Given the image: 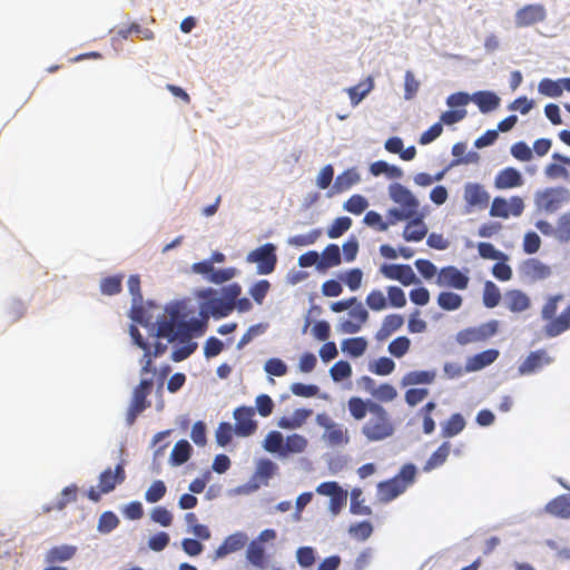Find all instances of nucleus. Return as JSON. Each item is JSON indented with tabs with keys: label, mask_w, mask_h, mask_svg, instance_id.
Returning a JSON list of instances; mask_svg holds the SVG:
<instances>
[{
	"label": "nucleus",
	"mask_w": 570,
	"mask_h": 570,
	"mask_svg": "<svg viewBox=\"0 0 570 570\" xmlns=\"http://www.w3.org/2000/svg\"><path fill=\"white\" fill-rule=\"evenodd\" d=\"M435 373L432 371H412L402 379V385L430 384L434 381Z\"/></svg>",
	"instance_id": "42"
},
{
	"label": "nucleus",
	"mask_w": 570,
	"mask_h": 570,
	"mask_svg": "<svg viewBox=\"0 0 570 570\" xmlns=\"http://www.w3.org/2000/svg\"><path fill=\"white\" fill-rule=\"evenodd\" d=\"M524 272L534 279H546L551 275V268L535 258L525 262Z\"/></svg>",
	"instance_id": "36"
},
{
	"label": "nucleus",
	"mask_w": 570,
	"mask_h": 570,
	"mask_svg": "<svg viewBox=\"0 0 570 570\" xmlns=\"http://www.w3.org/2000/svg\"><path fill=\"white\" fill-rule=\"evenodd\" d=\"M351 416L364 422L361 432L368 442L384 441L395 433V424L389 411L380 403L374 401H365L358 396H353L347 402Z\"/></svg>",
	"instance_id": "1"
},
{
	"label": "nucleus",
	"mask_w": 570,
	"mask_h": 570,
	"mask_svg": "<svg viewBox=\"0 0 570 570\" xmlns=\"http://www.w3.org/2000/svg\"><path fill=\"white\" fill-rule=\"evenodd\" d=\"M524 178L520 170L514 167H505L498 171L493 185L498 190H507L521 187Z\"/></svg>",
	"instance_id": "20"
},
{
	"label": "nucleus",
	"mask_w": 570,
	"mask_h": 570,
	"mask_svg": "<svg viewBox=\"0 0 570 570\" xmlns=\"http://www.w3.org/2000/svg\"><path fill=\"white\" fill-rule=\"evenodd\" d=\"M538 89L540 94L547 97L557 98L562 95L564 87L562 85V79L554 81L552 79L544 78L539 82Z\"/></svg>",
	"instance_id": "46"
},
{
	"label": "nucleus",
	"mask_w": 570,
	"mask_h": 570,
	"mask_svg": "<svg viewBox=\"0 0 570 570\" xmlns=\"http://www.w3.org/2000/svg\"><path fill=\"white\" fill-rule=\"evenodd\" d=\"M450 442H443L428 459V461L423 465V471L431 472L432 470L443 465L450 454Z\"/></svg>",
	"instance_id": "32"
},
{
	"label": "nucleus",
	"mask_w": 570,
	"mask_h": 570,
	"mask_svg": "<svg viewBox=\"0 0 570 570\" xmlns=\"http://www.w3.org/2000/svg\"><path fill=\"white\" fill-rule=\"evenodd\" d=\"M420 88V82L415 79L412 71L407 70L404 76V98L406 100L413 99Z\"/></svg>",
	"instance_id": "64"
},
{
	"label": "nucleus",
	"mask_w": 570,
	"mask_h": 570,
	"mask_svg": "<svg viewBox=\"0 0 570 570\" xmlns=\"http://www.w3.org/2000/svg\"><path fill=\"white\" fill-rule=\"evenodd\" d=\"M367 341L362 336L346 338L341 344L342 351L352 357L362 356L365 353Z\"/></svg>",
	"instance_id": "35"
},
{
	"label": "nucleus",
	"mask_w": 570,
	"mask_h": 570,
	"mask_svg": "<svg viewBox=\"0 0 570 570\" xmlns=\"http://www.w3.org/2000/svg\"><path fill=\"white\" fill-rule=\"evenodd\" d=\"M500 299H501V293H500L498 286L494 283H492L491 281H488L484 284V289H483V304L488 308H493L499 304Z\"/></svg>",
	"instance_id": "51"
},
{
	"label": "nucleus",
	"mask_w": 570,
	"mask_h": 570,
	"mask_svg": "<svg viewBox=\"0 0 570 570\" xmlns=\"http://www.w3.org/2000/svg\"><path fill=\"white\" fill-rule=\"evenodd\" d=\"M254 414V409L248 406H240L234 411L236 434L249 436L256 431L257 423L253 420Z\"/></svg>",
	"instance_id": "19"
},
{
	"label": "nucleus",
	"mask_w": 570,
	"mask_h": 570,
	"mask_svg": "<svg viewBox=\"0 0 570 570\" xmlns=\"http://www.w3.org/2000/svg\"><path fill=\"white\" fill-rule=\"evenodd\" d=\"M569 200L570 191L562 186L548 187L542 190H538L534 195V204L537 208L546 213L557 212Z\"/></svg>",
	"instance_id": "5"
},
{
	"label": "nucleus",
	"mask_w": 570,
	"mask_h": 570,
	"mask_svg": "<svg viewBox=\"0 0 570 570\" xmlns=\"http://www.w3.org/2000/svg\"><path fill=\"white\" fill-rule=\"evenodd\" d=\"M373 83L372 80H368V83H358L356 86L351 87L347 92L353 106H356L371 90Z\"/></svg>",
	"instance_id": "58"
},
{
	"label": "nucleus",
	"mask_w": 570,
	"mask_h": 570,
	"mask_svg": "<svg viewBox=\"0 0 570 570\" xmlns=\"http://www.w3.org/2000/svg\"><path fill=\"white\" fill-rule=\"evenodd\" d=\"M380 271L386 278L399 281L404 286H409L416 282L415 273L410 265L383 264Z\"/></svg>",
	"instance_id": "18"
},
{
	"label": "nucleus",
	"mask_w": 570,
	"mask_h": 570,
	"mask_svg": "<svg viewBox=\"0 0 570 570\" xmlns=\"http://www.w3.org/2000/svg\"><path fill=\"white\" fill-rule=\"evenodd\" d=\"M499 322L492 320L490 322L480 324L479 326L468 327L461 330L456 334V342L460 345H468L472 343H481L488 341L498 332Z\"/></svg>",
	"instance_id": "9"
},
{
	"label": "nucleus",
	"mask_w": 570,
	"mask_h": 570,
	"mask_svg": "<svg viewBox=\"0 0 570 570\" xmlns=\"http://www.w3.org/2000/svg\"><path fill=\"white\" fill-rule=\"evenodd\" d=\"M436 301L443 311H456L463 303L462 296L453 292H441Z\"/></svg>",
	"instance_id": "41"
},
{
	"label": "nucleus",
	"mask_w": 570,
	"mask_h": 570,
	"mask_svg": "<svg viewBox=\"0 0 570 570\" xmlns=\"http://www.w3.org/2000/svg\"><path fill=\"white\" fill-rule=\"evenodd\" d=\"M247 537L244 533H234L228 535L224 542L216 549L215 557L217 559L236 552L245 547Z\"/></svg>",
	"instance_id": "29"
},
{
	"label": "nucleus",
	"mask_w": 570,
	"mask_h": 570,
	"mask_svg": "<svg viewBox=\"0 0 570 570\" xmlns=\"http://www.w3.org/2000/svg\"><path fill=\"white\" fill-rule=\"evenodd\" d=\"M190 455H191V446H190L189 442L186 440H180L175 444V446L170 453V458H169L170 464L171 465H181L189 460Z\"/></svg>",
	"instance_id": "37"
},
{
	"label": "nucleus",
	"mask_w": 570,
	"mask_h": 570,
	"mask_svg": "<svg viewBox=\"0 0 570 570\" xmlns=\"http://www.w3.org/2000/svg\"><path fill=\"white\" fill-rule=\"evenodd\" d=\"M341 279L348 286L351 291H356L361 287L363 273L360 268H352L342 275Z\"/></svg>",
	"instance_id": "62"
},
{
	"label": "nucleus",
	"mask_w": 570,
	"mask_h": 570,
	"mask_svg": "<svg viewBox=\"0 0 570 570\" xmlns=\"http://www.w3.org/2000/svg\"><path fill=\"white\" fill-rule=\"evenodd\" d=\"M153 385L154 383L151 379H142L135 387L132 399L126 414L128 425H132L138 415L150 406V402L147 400V396L151 393Z\"/></svg>",
	"instance_id": "6"
},
{
	"label": "nucleus",
	"mask_w": 570,
	"mask_h": 570,
	"mask_svg": "<svg viewBox=\"0 0 570 570\" xmlns=\"http://www.w3.org/2000/svg\"><path fill=\"white\" fill-rule=\"evenodd\" d=\"M246 261L257 264L258 274L268 275L274 272L277 264L276 246L272 243H266L249 252Z\"/></svg>",
	"instance_id": "7"
},
{
	"label": "nucleus",
	"mask_w": 570,
	"mask_h": 570,
	"mask_svg": "<svg viewBox=\"0 0 570 570\" xmlns=\"http://www.w3.org/2000/svg\"><path fill=\"white\" fill-rule=\"evenodd\" d=\"M242 294V286L233 283L223 287L222 297H214L207 302V308L216 318L226 317L235 309V299Z\"/></svg>",
	"instance_id": "4"
},
{
	"label": "nucleus",
	"mask_w": 570,
	"mask_h": 570,
	"mask_svg": "<svg viewBox=\"0 0 570 570\" xmlns=\"http://www.w3.org/2000/svg\"><path fill=\"white\" fill-rule=\"evenodd\" d=\"M469 282V276L455 266L442 267L436 275V284L441 287L463 291L468 288Z\"/></svg>",
	"instance_id": "14"
},
{
	"label": "nucleus",
	"mask_w": 570,
	"mask_h": 570,
	"mask_svg": "<svg viewBox=\"0 0 570 570\" xmlns=\"http://www.w3.org/2000/svg\"><path fill=\"white\" fill-rule=\"evenodd\" d=\"M126 479V472L124 462H120L116 465L115 471L112 472L110 468L102 471L99 475V484L98 488L102 493L111 492L117 484H120Z\"/></svg>",
	"instance_id": "22"
},
{
	"label": "nucleus",
	"mask_w": 570,
	"mask_h": 570,
	"mask_svg": "<svg viewBox=\"0 0 570 570\" xmlns=\"http://www.w3.org/2000/svg\"><path fill=\"white\" fill-rule=\"evenodd\" d=\"M352 226V219L347 216L336 218L327 230L330 238H337L347 232Z\"/></svg>",
	"instance_id": "57"
},
{
	"label": "nucleus",
	"mask_w": 570,
	"mask_h": 570,
	"mask_svg": "<svg viewBox=\"0 0 570 570\" xmlns=\"http://www.w3.org/2000/svg\"><path fill=\"white\" fill-rule=\"evenodd\" d=\"M397 397V390L390 383H382L373 391L374 402L390 403Z\"/></svg>",
	"instance_id": "47"
},
{
	"label": "nucleus",
	"mask_w": 570,
	"mask_h": 570,
	"mask_svg": "<svg viewBox=\"0 0 570 570\" xmlns=\"http://www.w3.org/2000/svg\"><path fill=\"white\" fill-rule=\"evenodd\" d=\"M546 18L547 11L544 6L540 3L527 4L515 12L514 23L518 28H528L543 22Z\"/></svg>",
	"instance_id": "15"
},
{
	"label": "nucleus",
	"mask_w": 570,
	"mask_h": 570,
	"mask_svg": "<svg viewBox=\"0 0 570 570\" xmlns=\"http://www.w3.org/2000/svg\"><path fill=\"white\" fill-rule=\"evenodd\" d=\"M463 199L465 203L464 212L470 214L474 210L485 209L490 203V194L483 185L468 183L464 185Z\"/></svg>",
	"instance_id": "10"
},
{
	"label": "nucleus",
	"mask_w": 570,
	"mask_h": 570,
	"mask_svg": "<svg viewBox=\"0 0 570 570\" xmlns=\"http://www.w3.org/2000/svg\"><path fill=\"white\" fill-rule=\"evenodd\" d=\"M166 491H167V488H166L164 481L156 480L147 489V491L145 493V499L149 503H156L165 497Z\"/></svg>",
	"instance_id": "56"
},
{
	"label": "nucleus",
	"mask_w": 570,
	"mask_h": 570,
	"mask_svg": "<svg viewBox=\"0 0 570 570\" xmlns=\"http://www.w3.org/2000/svg\"><path fill=\"white\" fill-rule=\"evenodd\" d=\"M360 180L361 177L356 169L350 168L336 177L333 188L336 193H343L356 185Z\"/></svg>",
	"instance_id": "34"
},
{
	"label": "nucleus",
	"mask_w": 570,
	"mask_h": 570,
	"mask_svg": "<svg viewBox=\"0 0 570 570\" xmlns=\"http://www.w3.org/2000/svg\"><path fill=\"white\" fill-rule=\"evenodd\" d=\"M367 207V199L358 194L351 196L344 204V209L354 215L362 214Z\"/></svg>",
	"instance_id": "53"
},
{
	"label": "nucleus",
	"mask_w": 570,
	"mask_h": 570,
	"mask_svg": "<svg viewBox=\"0 0 570 570\" xmlns=\"http://www.w3.org/2000/svg\"><path fill=\"white\" fill-rule=\"evenodd\" d=\"M428 234V227L423 222V216L421 214H416L414 217L410 218L406 224L403 237L407 242H420Z\"/></svg>",
	"instance_id": "24"
},
{
	"label": "nucleus",
	"mask_w": 570,
	"mask_h": 570,
	"mask_svg": "<svg viewBox=\"0 0 570 570\" xmlns=\"http://www.w3.org/2000/svg\"><path fill=\"white\" fill-rule=\"evenodd\" d=\"M348 316L350 320H345L340 324V331L345 334H354L366 323L368 313L361 303H356L350 311Z\"/></svg>",
	"instance_id": "21"
},
{
	"label": "nucleus",
	"mask_w": 570,
	"mask_h": 570,
	"mask_svg": "<svg viewBox=\"0 0 570 570\" xmlns=\"http://www.w3.org/2000/svg\"><path fill=\"white\" fill-rule=\"evenodd\" d=\"M150 519L161 527H169L173 523V514L165 507H156L151 510Z\"/></svg>",
	"instance_id": "63"
},
{
	"label": "nucleus",
	"mask_w": 570,
	"mask_h": 570,
	"mask_svg": "<svg viewBox=\"0 0 570 570\" xmlns=\"http://www.w3.org/2000/svg\"><path fill=\"white\" fill-rule=\"evenodd\" d=\"M370 370L376 375L385 376L395 370V363L392 358L382 356L370 366Z\"/></svg>",
	"instance_id": "55"
},
{
	"label": "nucleus",
	"mask_w": 570,
	"mask_h": 570,
	"mask_svg": "<svg viewBox=\"0 0 570 570\" xmlns=\"http://www.w3.org/2000/svg\"><path fill=\"white\" fill-rule=\"evenodd\" d=\"M284 438L281 432L272 431L264 440V449L269 453H277L284 456Z\"/></svg>",
	"instance_id": "43"
},
{
	"label": "nucleus",
	"mask_w": 570,
	"mask_h": 570,
	"mask_svg": "<svg viewBox=\"0 0 570 570\" xmlns=\"http://www.w3.org/2000/svg\"><path fill=\"white\" fill-rule=\"evenodd\" d=\"M404 324V318L400 314H390L386 315L383 320L381 327L375 333V340L379 342H384L387 340L394 332L400 330Z\"/></svg>",
	"instance_id": "28"
},
{
	"label": "nucleus",
	"mask_w": 570,
	"mask_h": 570,
	"mask_svg": "<svg viewBox=\"0 0 570 570\" xmlns=\"http://www.w3.org/2000/svg\"><path fill=\"white\" fill-rule=\"evenodd\" d=\"M373 532V527L370 521H362L350 525L348 533L358 541L367 540Z\"/></svg>",
	"instance_id": "54"
},
{
	"label": "nucleus",
	"mask_w": 570,
	"mask_h": 570,
	"mask_svg": "<svg viewBox=\"0 0 570 570\" xmlns=\"http://www.w3.org/2000/svg\"><path fill=\"white\" fill-rule=\"evenodd\" d=\"M556 239L566 244L570 242V213L562 214L556 226Z\"/></svg>",
	"instance_id": "48"
},
{
	"label": "nucleus",
	"mask_w": 570,
	"mask_h": 570,
	"mask_svg": "<svg viewBox=\"0 0 570 570\" xmlns=\"http://www.w3.org/2000/svg\"><path fill=\"white\" fill-rule=\"evenodd\" d=\"M342 262L340 247L335 244H330L325 247L322 253L321 262L318 263L320 268H331L338 266Z\"/></svg>",
	"instance_id": "39"
},
{
	"label": "nucleus",
	"mask_w": 570,
	"mask_h": 570,
	"mask_svg": "<svg viewBox=\"0 0 570 570\" xmlns=\"http://www.w3.org/2000/svg\"><path fill=\"white\" fill-rule=\"evenodd\" d=\"M316 422L325 429L324 439L333 446L347 444L350 441L348 432L341 424L335 423L327 414H317Z\"/></svg>",
	"instance_id": "12"
},
{
	"label": "nucleus",
	"mask_w": 570,
	"mask_h": 570,
	"mask_svg": "<svg viewBox=\"0 0 570 570\" xmlns=\"http://www.w3.org/2000/svg\"><path fill=\"white\" fill-rule=\"evenodd\" d=\"M465 428V420L460 413L452 414L442 426V436L452 438Z\"/></svg>",
	"instance_id": "40"
},
{
	"label": "nucleus",
	"mask_w": 570,
	"mask_h": 570,
	"mask_svg": "<svg viewBox=\"0 0 570 570\" xmlns=\"http://www.w3.org/2000/svg\"><path fill=\"white\" fill-rule=\"evenodd\" d=\"M118 525V517L111 511H106L99 517L97 529L100 533H109Z\"/></svg>",
	"instance_id": "52"
},
{
	"label": "nucleus",
	"mask_w": 570,
	"mask_h": 570,
	"mask_svg": "<svg viewBox=\"0 0 570 570\" xmlns=\"http://www.w3.org/2000/svg\"><path fill=\"white\" fill-rule=\"evenodd\" d=\"M507 308L513 313H521L531 305L529 296L520 289H510L504 295Z\"/></svg>",
	"instance_id": "27"
},
{
	"label": "nucleus",
	"mask_w": 570,
	"mask_h": 570,
	"mask_svg": "<svg viewBox=\"0 0 570 570\" xmlns=\"http://www.w3.org/2000/svg\"><path fill=\"white\" fill-rule=\"evenodd\" d=\"M499 356V351L490 348L481 353L475 354L469 360L468 368L470 371H479L483 367L492 364Z\"/></svg>",
	"instance_id": "33"
},
{
	"label": "nucleus",
	"mask_w": 570,
	"mask_h": 570,
	"mask_svg": "<svg viewBox=\"0 0 570 570\" xmlns=\"http://www.w3.org/2000/svg\"><path fill=\"white\" fill-rule=\"evenodd\" d=\"M246 558L256 568L263 569L266 567V554L262 543L252 541L248 544Z\"/></svg>",
	"instance_id": "38"
},
{
	"label": "nucleus",
	"mask_w": 570,
	"mask_h": 570,
	"mask_svg": "<svg viewBox=\"0 0 570 570\" xmlns=\"http://www.w3.org/2000/svg\"><path fill=\"white\" fill-rule=\"evenodd\" d=\"M410 347V338L406 336H399L389 344L387 351L392 356L401 358L409 352Z\"/></svg>",
	"instance_id": "50"
},
{
	"label": "nucleus",
	"mask_w": 570,
	"mask_h": 570,
	"mask_svg": "<svg viewBox=\"0 0 570 570\" xmlns=\"http://www.w3.org/2000/svg\"><path fill=\"white\" fill-rule=\"evenodd\" d=\"M524 210V202L520 196H512L509 200L502 197H495L490 207L492 217L509 218L519 217Z\"/></svg>",
	"instance_id": "13"
},
{
	"label": "nucleus",
	"mask_w": 570,
	"mask_h": 570,
	"mask_svg": "<svg viewBox=\"0 0 570 570\" xmlns=\"http://www.w3.org/2000/svg\"><path fill=\"white\" fill-rule=\"evenodd\" d=\"M416 468L413 463L404 464L399 473L390 480L379 483L377 491L381 501L390 502L415 482Z\"/></svg>",
	"instance_id": "3"
},
{
	"label": "nucleus",
	"mask_w": 570,
	"mask_h": 570,
	"mask_svg": "<svg viewBox=\"0 0 570 570\" xmlns=\"http://www.w3.org/2000/svg\"><path fill=\"white\" fill-rule=\"evenodd\" d=\"M471 99L483 114L495 110L500 105V98L492 91H478Z\"/></svg>",
	"instance_id": "30"
},
{
	"label": "nucleus",
	"mask_w": 570,
	"mask_h": 570,
	"mask_svg": "<svg viewBox=\"0 0 570 570\" xmlns=\"http://www.w3.org/2000/svg\"><path fill=\"white\" fill-rule=\"evenodd\" d=\"M389 194L391 199L399 204L401 208L406 212H411L412 215H416L419 210V200L412 194L410 189L401 184H392L389 187Z\"/></svg>",
	"instance_id": "16"
},
{
	"label": "nucleus",
	"mask_w": 570,
	"mask_h": 570,
	"mask_svg": "<svg viewBox=\"0 0 570 570\" xmlns=\"http://www.w3.org/2000/svg\"><path fill=\"white\" fill-rule=\"evenodd\" d=\"M185 305L179 303L178 312V338L181 342L189 341L194 335H203L206 330V320L191 317L187 320L188 314L185 312Z\"/></svg>",
	"instance_id": "11"
},
{
	"label": "nucleus",
	"mask_w": 570,
	"mask_h": 570,
	"mask_svg": "<svg viewBox=\"0 0 570 570\" xmlns=\"http://www.w3.org/2000/svg\"><path fill=\"white\" fill-rule=\"evenodd\" d=\"M330 373L334 381L340 382L352 375V367L348 362L338 361L331 367Z\"/></svg>",
	"instance_id": "60"
},
{
	"label": "nucleus",
	"mask_w": 570,
	"mask_h": 570,
	"mask_svg": "<svg viewBox=\"0 0 570 570\" xmlns=\"http://www.w3.org/2000/svg\"><path fill=\"white\" fill-rule=\"evenodd\" d=\"M284 456L289 453H302L307 448V440L301 434H291L284 442Z\"/></svg>",
	"instance_id": "45"
},
{
	"label": "nucleus",
	"mask_w": 570,
	"mask_h": 570,
	"mask_svg": "<svg viewBox=\"0 0 570 570\" xmlns=\"http://www.w3.org/2000/svg\"><path fill=\"white\" fill-rule=\"evenodd\" d=\"M122 276H108L100 282V291L104 295H116L121 292Z\"/></svg>",
	"instance_id": "49"
},
{
	"label": "nucleus",
	"mask_w": 570,
	"mask_h": 570,
	"mask_svg": "<svg viewBox=\"0 0 570 570\" xmlns=\"http://www.w3.org/2000/svg\"><path fill=\"white\" fill-rule=\"evenodd\" d=\"M370 170H371L372 175H374V176L385 174V175H387V177L394 178V179L401 178L403 175V171L400 167L390 165L384 160H379V161L373 163L370 167Z\"/></svg>",
	"instance_id": "44"
},
{
	"label": "nucleus",
	"mask_w": 570,
	"mask_h": 570,
	"mask_svg": "<svg viewBox=\"0 0 570 570\" xmlns=\"http://www.w3.org/2000/svg\"><path fill=\"white\" fill-rule=\"evenodd\" d=\"M77 551H78V549L76 546H71V544L55 546L46 552L45 561L48 564L66 562V561L71 560L76 556Z\"/></svg>",
	"instance_id": "25"
},
{
	"label": "nucleus",
	"mask_w": 570,
	"mask_h": 570,
	"mask_svg": "<svg viewBox=\"0 0 570 570\" xmlns=\"http://www.w3.org/2000/svg\"><path fill=\"white\" fill-rule=\"evenodd\" d=\"M128 289L132 296V305L130 309V317L134 322L142 326L154 325L153 316L142 306V295L140 292V278L138 275H130L128 278Z\"/></svg>",
	"instance_id": "8"
},
{
	"label": "nucleus",
	"mask_w": 570,
	"mask_h": 570,
	"mask_svg": "<svg viewBox=\"0 0 570 570\" xmlns=\"http://www.w3.org/2000/svg\"><path fill=\"white\" fill-rule=\"evenodd\" d=\"M563 299V294L551 295L541 308V317L547 321L544 334L548 337H556L570 328V304L557 316L559 304Z\"/></svg>",
	"instance_id": "2"
},
{
	"label": "nucleus",
	"mask_w": 570,
	"mask_h": 570,
	"mask_svg": "<svg viewBox=\"0 0 570 570\" xmlns=\"http://www.w3.org/2000/svg\"><path fill=\"white\" fill-rule=\"evenodd\" d=\"M544 511L559 519H570V493L560 494L550 500L546 504Z\"/></svg>",
	"instance_id": "26"
},
{
	"label": "nucleus",
	"mask_w": 570,
	"mask_h": 570,
	"mask_svg": "<svg viewBox=\"0 0 570 570\" xmlns=\"http://www.w3.org/2000/svg\"><path fill=\"white\" fill-rule=\"evenodd\" d=\"M271 288V283L267 279L256 282L250 288L249 294L257 304H262Z\"/></svg>",
	"instance_id": "59"
},
{
	"label": "nucleus",
	"mask_w": 570,
	"mask_h": 570,
	"mask_svg": "<svg viewBox=\"0 0 570 570\" xmlns=\"http://www.w3.org/2000/svg\"><path fill=\"white\" fill-rule=\"evenodd\" d=\"M313 411L309 409H297L292 416H283L279 419L277 425L281 429L294 430L301 428L307 419L312 415Z\"/></svg>",
	"instance_id": "31"
},
{
	"label": "nucleus",
	"mask_w": 570,
	"mask_h": 570,
	"mask_svg": "<svg viewBox=\"0 0 570 570\" xmlns=\"http://www.w3.org/2000/svg\"><path fill=\"white\" fill-rule=\"evenodd\" d=\"M277 471V465L271 461L269 459H262L257 463L256 475L259 479H264L267 481L271 479Z\"/></svg>",
	"instance_id": "61"
},
{
	"label": "nucleus",
	"mask_w": 570,
	"mask_h": 570,
	"mask_svg": "<svg viewBox=\"0 0 570 570\" xmlns=\"http://www.w3.org/2000/svg\"><path fill=\"white\" fill-rule=\"evenodd\" d=\"M178 312L179 303L168 309L169 320L157 321L155 336L168 338L169 342L178 338Z\"/></svg>",
	"instance_id": "17"
},
{
	"label": "nucleus",
	"mask_w": 570,
	"mask_h": 570,
	"mask_svg": "<svg viewBox=\"0 0 570 570\" xmlns=\"http://www.w3.org/2000/svg\"><path fill=\"white\" fill-rule=\"evenodd\" d=\"M552 362V357H550L544 350H538L531 352L527 358L520 364L518 372L520 375H529L535 373L544 365H548Z\"/></svg>",
	"instance_id": "23"
}]
</instances>
